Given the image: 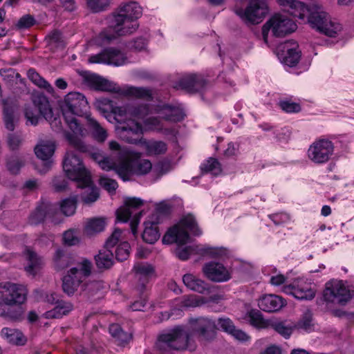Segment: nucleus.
Returning <instances> with one entry per match:
<instances>
[{
    "label": "nucleus",
    "mask_w": 354,
    "mask_h": 354,
    "mask_svg": "<svg viewBox=\"0 0 354 354\" xmlns=\"http://www.w3.org/2000/svg\"><path fill=\"white\" fill-rule=\"evenodd\" d=\"M187 231L194 236H199L202 234L194 217L191 214L184 216L176 225L171 227L164 235L162 242L166 244L176 243L178 245H183L189 240V236ZM192 253L202 255L209 254L212 257L221 254L220 250L209 246H189L185 248L178 246L175 250L176 257L183 261L187 260Z\"/></svg>",
    "instance_id": "1"
},
{
    "label": "nucleus",
    "mask_w": 354,
    "mask_h": 354,
    "mask_svg": "<svg viewBox=\"0 0 354 354\" xmlns=\"http://www.w3.org/2000/svg\"><path fill=\"white\" fill-rule=\"evenodd\" d=\"M84 80L88 84L95 90L113 92L126 97L145 101H150L153 99V91L149 88L129 85L120 87L115 82L95 74H86L84 76Z\"/></svg>",
    "instance_id": "2"
},
{
    "label": "nucleus",
    "mask_w": 354,
    "mask_h": 354,
    "mask_svg": "<svg viewBox=\"0 0 354 354\" xmlns=\"http://www.w3.org/2000/svg\"><path fill=\"white\" fill-rule=\"evenodd\" d=\"M106 20L107 28L98 35L102 44L110 43L119 37L130 35L134 33L139 26L137 21L127 19L125 17L115 12L110 14Z\"/></svg>",
    "instance_id": "3"
},
{
    "label": "nucleus",
    "mask_w": 354,
    "mask_h": 354,
    "mask_svg": "<svg viewBox=\"0 0 354 354\" xmlns=\"http://www.w3.org/2000/svg\"><path fill=\"white\" fill-rule=\"evenodd\" d=\"M109 149L111 151V156L105 157L99 165L100 167L104 171L114 170L124 181L129 180L131 165L126 159L130 153L126 151V148H122L118 142L113 140L109 142Z\"/></svg>",
    "instance_id": "4"
},
{
    "label": "nucleus",
    "mask_w": 354,
    "mask_h": 354,
    "mask_svg": "<svg viewBox=\"0 0 354 354\" xmlns=\"http://www.w3.org/2000/svg\"><path fill=\"white\" fill-rule=\"evenodd\" d=\"M308 21L312 28L331 37L337 36L342 30V25L332 19L318 3H312L310 6Z\"/></svg>",
    "instance_id": "5"
},
{
    "label": "nucleus",
    "mask_w": 354,
    "mask_h": 354,
    "mask_svg": "<svg viewBox=\"0 0 354 354\" xmlns=\"http://www.w3.org/2000/svg\"><path fill=\"white\" fill-rule=\"evenodd\" d=\"M158 346L160 348L168 347L176 351H194L196 344L192 337L190 329L178 326L159 336Z\"/></svg>",
    "instance_id": "6"
},
{
    "label": "nucleus",
    "mask_w": 354,
    "mask_h": 354,
    "mask_svg": "<svg viewBox=\"0 0 354 354\" xmlns=\"http://www.w3.org/2000/svg\"><path fill=\"white\" fill-rule=\"evenodd\" d=\"M66 176L77 182V187H86L91 183V175L81 158L73 152H67L63 162Z\"/></svg>",
    "instance_id": "7"
},
{
    "label": "nucleus",
    "mask_w": 354,
    "mask_h": 354,
    "mask_svg": "<svg viewBox=\"0 0 354 354\" xmlns=\"http://www.w3.org/2000/svg\"><path fill=\"white\" fill-rule=\"evenodd\" d=\"M92 264L84 259L77 267L71 268L62 279L63 291L68 296L73 295L80 283L90 275Z\"/></svg>",
    "instance_id": "8"
},
{
    "label": "nucleus",
    "mask_w": 354,
    "mask_h": 354,
    "mask_svg": "<svg viewBox=\"0 0 354 354\" xmlns=\"http://www.w3.org/2000/svg\"><path fill=\"white\" fill-rule=\"evenodd\" d=\"M103 116L111 123L121 124L122 131L135 135L142 133V124L137 120L142 112H102Z\"/></svg>",
    "instance_id": "9"
},
{
    "label": "nucleus",
    "mask_w": 354,
    "mask_h": 354,
    "mask_svg": "<svg viewBox=\"0 0 354 354\" xmlns=\"http://www.w3.org/2000/svg\"><path fill=\"white\" fill-rule=\"evenodd\" d=\"M143 204L144 201L139 198H128L125 200L124 205L116 211V221L118 222L127 223L132 217L131 229L134 236L136 235L137 227L142 213L140 208Z\"/></svg>",
    "instance_id": "10"
},
{
    "label": "nucleus",
    "mask_w": 354,
    "mask_h": 354,
    "mask_svg": "<svg viewBox=\"0 0 354 354\" xmlns=\"http://www.w3.org/2000/svg\"><path fill=\"white\" fill-rule=\"evenodd\" d=\"M234 12L248 25L260 24L268 12V7L265 0H251L245 9L236 7Z\"/></svg>",
    "instance_id": "11"
},
{
    "label": "nucleus",
    "mask_w": 354,
    "mask_h": 354,
    "mask_svg": "<svg viewBox=\"0 0 354 354\" xmlns=\"http://www.w3.org/2000/svg\"><path fill=\"white\" fill-rule=\"evenodd\" d=\"M296 29L297 25L292 20L281 15H275L262 28L263 40L266 43L268 42V35L270 30L274 36L281 37L294 32Z\"/></svg>",
    "instance_id": "12"
},
{
    "label": "nucleus",
    "mask_w": 354,
    "mask_h": 354,
    "mask_svg": "<svg viewBox=\"0 0 354 354\" xmlns=\"http://www.w3.org/2000/svg\"><path fill=\"white\" fill-rule=\"evenodd\" d=\"M192 337H196L198 342L205 344L212 342L216 335V326L214 321L207 317H199L189 322Z\"/></svg>",
    "instance_id": "13"
},
{
    "label": "nucleus",
    "mask_w": 354,
    "mask_h": 354,
    "mask_svg": "<svg viewBox=\"0 0 354 354\" xmlns=\"http://www.w3.org/2000/svg\"><path fill=\"white\" fill-rule=\"evenodd\" d=\"M62 113L66 123L72 131V133H65L66 139L76 150L81 152H86L88 150V147L84 144L81 138L84 136V129L82 128L80 122L75 118V112Z\"/></svg>",
    "instance_id": "14"
},
{
    "label": "nucleus",
    "mask_w": 354,
    "mask_h": 354,
    "mask_svg": "<svg viewBox=\"0 0 354 354\" xmlns=\"http://www.w3.org/2000/svg\"><path fill=\"white\" fill-rule=\"evenodd\" d=\"M28 290L24 285L11 282L0 283V297L6 307L20 305L26 300Z\"/></svg>",
    "instance_id": "15"
},
{
    "label": "nucleus",
    "mask_w": 354,
    "mask_h": 354,
    "mask_svg": "<svg viewBox=\"0 0 354 354\" xmlns=\"http://www.w3.org/2000/svg\"><path fill=\"white\" fill-rule=\"evenodd\" d=\"M334 149V144L332 141L328 139H319L310 145L308 157L315 164H324L333 155Z\"/></svg>",
    "instance_id": "16"
},
{
    "label": "nucleus",
    "mask_w": 354,
    "mask_h": 354,
    "mask_svg": "<svg viewBox=\"0 0 354 354\" xmlns=\"http://www.w3.org/2000/svg\"><path fill=\"white\" fill-rule=\"evenodd\" d=\"M88 62L120 66L128 63V58L120 49L109 47L97 54L91 55Z\"/></svg>",
    "instance_id": "17"
},
{
    "label": "nucleus",
    "mask_w": 354,
    "mask_h": 354,
    "mask_svg": "<svg viewBox=\"0 0 354 354\" xmlns=\"http://www.w3.org/2000/svg\"><path fill=\"white\" fill-rule=\"evenodd\" d=\"M324 299L327 302L345 304L351 298V295L341 281L333 280L326 284Z\"/></svg>",
    "instance_id": "18"
},
{
    "label": "nucleus",
    "mask_w": 354,
    "mask_h": 354,
    "mask_svg": "<svg viewBox=\"0 0 354 354\" xmlns=\"http://www.w3.org/2000/svg\"><path fill=\"white\" fill-rule=\"evenodd\" d=\"M203 272L209 280L216 283L226 282L232 278V271L223 264L215 261L205 263Z\"/></svg>",
    "instance_id": "19"
},
{
    "label": "nucleus",
    "mask_w": 354,
    "mask_h": 354,
    "mask_svg": "<svg viewBox=\"0 0 354 354\" xmlns=\"http://www.w3.org/2000/svg\"><path fill=\"white\" fill-rule=\"evenodd\" d=\"M27 125L35 126L44 120L48 121L55 131L62 129L60 112H24Z\"/></svg>",
    "instance_id": "20"
},
{
    "label": "nucleus",
    "mask_w": 354,
    "mask_h": 354,
    "mask_svg": "<svg viewBox=\"0 0 354 354\" xmlns=\"http://www.w3.org/2000/svg\"><path fill=\"white\" fill-rule=\"evenodd\" d=\"M283 292L300 300H311L315 296V292L311 288V284L303 279H297L292 283L284 286Z\"/></svg>",
    "instance_id": "21"
},
{
    "label": "nucleus",
    "mask_w": 354,
    "mask_h": 354,
    "mask_svg": "<svg viewBox=\"0 0 354 354\" xmlns=\"http://www.w3.org/2000/svg\"><path fill=\"white\" fill-rule=\"evenodd\" d=\"M207 85V82L202 75L191 74L181 77L176 83L175 88L195 93L205 91Z\"/></svg>",
    "instance_id": "22"
},
{
    "label": "nucleus",
    "mask_w": 354,
    "mask_h": 354,
    "mask_svg": "<svg viewBox=\"0 0 354 354\" xmlns=\"http://www.w3.org/2000/svg\"><path fill=\"white\" fill-rule=\"evenodd\" d=\"M133 271L135 288L139 292H142L153 274V268L147 263H138L134 265Z\"/></svg>",
    "instance_id": "23"
},
{
    "label": "nucleus",
    "mask_w": 354,
    "mask_h": 354,
    "mask_svg": "<svg viewBox=\"0 0 354 354\" xmlns=\"http://www.w3.org/2000/svg\"><path fill=\"white\" fill-rule=\"evenodd\" d=\"M126 151L130 153V155L126 159L127 162L131 165L129 178L132 174L145 175L151 170L152 164L149 160H138L141 156L140 153L128 149H126Z\"/></svg>",
    "instance_id": "24"
},
{
    "label": "nucleus",
    "mask_w": 354,
    "mask_h": 354,
    "mask_svg": "<svg viewBox=\"0 0 354 354\" xmlns=\"http://www.w3.org/2000/svg\"><path fill=\"white\" fill-rule=\"evenodd\" d=\"M127 142L129 143L140 144L145 149L147 156H158L164 154L167 150V145L163 141H157L154 140H147L142 138H125Z\"/></svg>",
    "instance_id": "25"
},
{
    "label": "nucleus",
    "mask_w": 354,
    "mask_h": 354,
    "mask_svg": "<svg viewBox=\"0 0 354 354\" xmlns=\"http://www.w3.org/2000/svg\"><path fill=\"white\" fill-rule=\"evenodd\" d=\"M55 144L52 140H42L35 147V153L37 157L44 162V169L43 172L47 171L53 161L51 158L55 152Z\"/></svg>",
    "instance_id": "26"
},
{
    "label": "nucleus",
    "mask_w": 354,
    "mask_h": 354,
    "mask_svg": "<svg viewBox=\"0 0 354 354\" xmlns=\"http://www.w3.org/2000/svg\"><path fill=\"white\" fill-rule=\"evenodd\" d=\"M298 45L292 41H287L278 46L281 52L283 63L288 66H295L300 59V52L297 50Z\"/></svg>",
    "instance_id": "27"
},
{
    "label": "nucleus",
    "mask_w": 354,
    "mask_h": 354,
    "mask_svg": "<svg viewBox=\"0 0 354 354\" xmlns=\"http://www.w3.org/2000/svg\"><path fill=\"white\" fill-rule=\"evenodd\" d=\"M63 109L68 111H84L89 109L86 97L79 92H71L65 95Z\"/></svg>",
    "instance_id": "28"
},
{
    "label": "nucleus",
    "mask_w": 354,
    "mask_h": 354,
    "mask_svg": "<svg viewBox=\"0 0 354 354\" xmlns=\"http://www.w3.org/2000/svg\"><path fill=\"white\" fill-rule=\"evenodd\" d=\"M277 3L286 12L300 19H303L306 13L309 12V8L298 0H277Z\"/></svg>",
    "instance_id": "29"
},
{
    "label": "nucleus",
    "mask_w": 354,
    "mask_h": 354,
    "mask_svg": "<svg viewBox=\"0 0 354 354\" xmlns=\"http://www.w3.org/2000/svg\"><path fill=\"white\" fill-rule=\"evenodd\" d=\"M285 305L282 297L275 295H266L259 299L258 306L263 311L271 313L279 310Z\"/></svg>",
    "instance_id": "30"
},
{
    "label": "nucleus",
    "mask_w": 354,
    "mask_h": 354,
    "mask_svg": "<svg viewBox=\"0 0 354 354\" xmlns=\"http://www.w3.org/2000/svg\"><path fill=\"white\" fill-rule=\"evenodd\" d=\"M24 254L27 261L24 267L25 271L28 275L35 277L41 268L42 259L30 248H26Z\"/></svg>",
    "instance_id": "31"
},
{
    "label": "nucleus",
    "mask_w": 354,
    "mask_h": 354,
    "mask_svg": "<svg viewBox=\"0 0 354 354\" xmlns=\"http://www.w3.org/2000/svg\"><path fill=\"white\" fill-rule=\"evenodd\" d=\"M114 12L131 21H137L142 15V9L136 2L122 3Z\"/></svg>",
    "instance_id": "32"
},
{
    "label": "nucleus",
    "mask_w": 354,
    "mask_h": 354,
    "mask_svg": "<svg viewBox=\"0 0 354 354\" xmlns=\"http://www.w3.org/2000/svg\"><path fill=\"white\" fill-rule=\"evenodd\" d=\"M183 281L187 288L201 294L209 292V286L192 274H185Z\"/></svg>",
    "instance_id": "33"
},
{
    "label": "nucleus",
    "mask_w": 354,
    "mask_h": 354,
    "mask_svg": "<svg viewBox=\"0 0 354 354\" xmlns=\"http://www.w3.org/2000/svg\"><path fill=\"white\" fill-rule=\"evenodd\" d=\"M73 308L71 303L61 300L54 308L46 311L44 315L47 319H59L68 315Z\"/></svg>",
    "instance_id": "34"
},
{
    "label": "nucleus",
    "mask_w": 354,
    "mask_h": 354,
    "mask_svg": "<svg viewBox=\"0 0 354 354\" xmlns=\"http://www.w3.org/2000/svg\"><path fill=\"white\" fill-rule=\"evenodd\" d=\"M29 80L37 87L45 90L48 94L54 96L55 91L53 86L47 82L44 77L35 71V69L30 68L27 73Z\"/></svg>",
    "instance_id": "35"
},
{
    "label": "nucleus",
    "mask_w": 354,
    "mask_h": 354,
    "mask_svg": "<svg viewBox=\"0 0 354 354\" xmlns=\"http://www.w3.org/2000/svg\"><path fill=\"white\" fill-rule=\"evenodd\" d=\"M1 335L12 344L24 345L26 342L23 333L15 328H3L1 330Z\"/></svg>",
    "instance_id": "36"
},
{
    "label": "nucleus",
    "mask_w": 354,
    "mask_h": 354,
    "mask_svg": "<svg viewBox=\"0 0 354 354\" xmlns=\"http://www.w3.org/2000/svg\"><path fill=\"white\" fill-rule=\"evenodd\" d=\"M96 265L100 269H109L113 264V258L112 252L105 248L99 252L98 254L95 257Z\"/></svg>",
    "instance_id": "37"
},
{
    "label": "nucleus",
    "mask_w": 354,
    "mask_h": 354,
    "mask_svg": "<svg viewBox=\"0 0 354 354\" xmlns=\"http://www.w3.org/2000/svg\"><path fill=\"white\" fill-rule=\"evenodd\" d=\"M88 127L91 129L93 137L99 142H103L107 138L106 131L100 124L89 115L86 117Z\"/></svg>",
    "instance_id": "38"
},
{
    "label": "nucleus",
    "mask_w": 354,
    "mask_h": 354,
    "mask_svg": "<svg viewBox=\"0 0 354 354\" xmlns=\"http://www.w3.org/2000/svg\"><path fill=\"white\" fill-rule=\"evenodd\" d=\"M52 209L51 206L47 205L39 206L30 216V223L32 225H37L43 222L46 216H50V214Z\"/></svg>",
    "instance_id": "39"
},
{
    "label": "nucleus",
    "mask_w": 354,
    "mask_h": 354,
    "mask_svg": "<svg viewBox=\"0 0 354 354\" xmlns=\"http://www.w3.org/2000/svg\"><path fill=\"white\" fill-rule=\"evenodd\" d=\"M145 228L142 234V239L146 243L153 244L158 240L160 234L155 223H145Z\"/></svg>",
    "instance_id": "40"
},
{
    "label": "nucleus",
    "mask_w": 354,
    "mask_h": 354,
    "mask_svg": "<svg viewBox=\"0 0 354 354\" xmlns=\"http://www.w3.org/2000/svg\"><path fill=\"white\" fill-rule=\"evenodd\" d=\"M53 261L55 269L62 270L69 266L71 263V257L62 250L57 249L55 251Z\"/></svg>",
    "instance_id": "41"
},
{
    "label": "nucleus",
    "mask_w": 354,
    "mask_h": 354,
    "mask_svg": "<svg viewBox=\"0 0 354 354\" xmlns=\"http://www.w3.org/2000/svg\"><path fill=\"white\" fill-rule=\"evenodd\" d=\"M105 225L106 221L104 218H93L87 222L84 230L87 234L92 235L103 231Z\"/></svg>",
    "instance_id": "42"
},
{
    "label": "nucleus",
    "mask_w": 354,
    "mask_h": 354,
    "mask_svg": "<svg viewBox=\"0 0 354 354\" xmlns=\"http://www.w3.org/2000/svg\"><path fill=\"white\" fill-rule=\"evenodd\" d=\"M23 314L22 308L20 306L16 308L6 307L3 301H0V316H3L11 320H18Z\"/></svg>",
    "instance_id": "43"
},
{
    "label": "nucleus",
    "mask_w": 354,
    "mask_h": 354,
    "mask_svg": "<svg viewBox=\"0 0 354 354\" xmlns=\"http://www.w3.org/2000/svg\"><path fill=\"white\" fill-rule=\"evenodd\" d=\"M201 169L203 173H210L214 176H217L221 172V164L214 158H209L204 162L201 165Z\"/></svg>",
    "instance_id": "44"
},
{
    "label": "nucleus",
    "mask_w": 354,
    "mask_h": 354,
    "mask_svg": "<svg viewBox=\"0 0 354 354\" xmlns=\"http://www.w3.org/2000/svg\"><path fill=\"white\" fill-rule=\"evenodd\" d=\"M249 322L252 326L257 328H269L270 323V321L264 319L259 311H251L249 313Z\"/></svg>",
    "instance_id": "45"
},
{
    "label": "nucleus",
    "mask_w": 354,
    "mask_h": 354,
    "mask_svg": "<svg viewBox=\"0 0 354 354\" xmlns=\"http://www.w3.org/2000/svg\"><path fill=\"white\" fill-rule=\"evenodd\" d=\"M270 327L286 339L290 337L293 330V328L286 325L284 322H270Z\"/></svg>",
    "instance_id": "46"
},
{
    "label": "nucleus",
    "mask_w": 354,
    "mask_h": 354,
    "mask_svg": "<svg viewBox=\"0 0 354 354\" xmlns=\"http://www.w3.org/2000/svg\"><path fill=\"white\" fill-rule=\"evenodd\" d=\"M77 207V196L66 198L60 204V209L62 213L67 216H71L75 212Z\"/></svg>",
    "instance_id": "47"
},
{
    "label": "nucleus",
    "mask_w": 354,
    "mask_h": 354,
    "mask_svg": "<svg viewBox=\"0 0 354 354\" xmlns=\"http://www.w3.org/2000/svg\"><path fill=\"white\" fill-rule=\"evenodd\" d=\"M46 39L48 45L52 48H63L64 46V40L59 31L54 30L47 36Z\"/></svg>",
    "instance_id": "48"
},
{
    "label": "nucleus",
    "mask_w": 354,
    "mask_h": 354,
    "mask_svg": "<svg viewBox=\"0 0 354 354\" xmlns=\"http://www.w3.org/2000/svg\"><path fill=\"white\" fill-rule=\"evenodd\" d=\"M88 8L93 12L106 10L111 4V0H86Z\"/></svg>",
    "instance_id": "49"
},
{
    "label": "nucleus",
    "mask_w": 354,
    "mask_h": 354,
    "mask_svg": "<svg viewBox=\"0 0 354 354\" xmlns=\"http://www.w3.org/2000/svg\"><path fill=\"white\" fill-rule=\"evenodd\" d=\"M3 119L5 127L9 131H13L19 122L17 112H3Z\"/></svg>",
    "instance_id": "50"
},
{
    "label": "nucleus",
    "mask_w": 354,
    "mask_h": 354,
    "mask_svg": "<svg viewBox=\"0 0 354 354\" xmlns=\"http://www.w3.org/2000/svg\"><path fill=\"white\" fill-rule=\"evenodd\" d=\"M95 107L98 111H117L113 101L106 97L96 99Z\"/></svg>",
    "instance_id": "51"
},
{
    "label": "nucleus",
    "mask_w": 354,
    "mask_h": 354,
    "mask_svg": "<svg viewBox=\"0 0 354 354\" xmlns=\"http://www.w3.org/2000/svg\"><path fill=\"white\" fill-rule=\"evenodd\" d=\"M91 185L92 181L91 180L89 185L86 187H80V188H88V191H89V193H88L86 195L84 194L82 196V201L86 204L92 203L96 201L99 197L98 189L96 187H92Z\"/></svg>",
    "instance_id": "52"
},
{
    "label": "nucleus",
    "mask_w": 354,
    "mask_h": 354,
    "mask_svg": "<svg viewBox=\"0 0 354 354\" xmlns=\"http://www.w3.org/2000/svg\"><path fill=\"white\" fill-rule=\"evenodd\" d=\"M130 245L128 242L121 243L116 248L115 258L118 261H122L126 260L129 255Z\"/></svg>",
    "instance_id": "53"
},
{
    "label": "nucleus",
    "mask_w": 354,
    "mask_h": 354,
    "mask_svg": "<svg viewBox=\"0 0 354 354\" xmlns=\"http://www.w3.org/2000/svg\"><path fill=\"white\" fill-rule=\"evenodd\" d=\"M63 241L64 244L71 246L77 245L79 243L80 239L75 230H69L64 233Z\"/></svg>",
    "instance_id": "54"
},
{
    "label": "nucleus",
    "mask_w": 354,
    "mask_h": 354,
    "mask_svg": "<svg viewBox=\"0 0 354 354\" xmlns=\"http://www.w3.org/2000/svg\"><path fill=\"white\" fill-rule=\"evenodd\" d=\"M99 183L109 192H115L118 187L116 180L107 178L105 176H100Z\"/></svg>",
    "instance_id": "55"
},
{
    "label": "nucleus",
    "mask_w": 354,
    "mask_h": 354,
    "mask_svg": "<svg viewBox=\"0 0 354 354\" xmlns=\"http://www.w3.org/2000/svg\"><path fill=\"white\" fill-rule=\"evenodd\" d=\"M0 75L2 77L3 80L7 82H14L15 80L21 77L19 73L11 68L1 69Z\"/></svg>",
    "instance_id": "56"
},
{
    "label": "nucleus",
    "mask_w": 354,
    "mask_h": 354,
    "mask_svg": "<svg viewBox=\"0 0 354 354\" xmlns=\"http://www.w3.org/2000/svg\"><path fill=\"white\" fill-rule=\"evenodd\" d=\"M24 165V162L17 157H12L7 162L8 169L12 174H17Z\"/></svg>",
    "instance_id": "57"
},
{
    "label": "nucleus",
    "mask_w": 354,
    "mask_h": 354,
    "mask_svg": "<svg viewBox=\"0 0 354 354\" xmlns=\"http://www.w3.org/2000/svg\"><path fill=\"white\" fill-rule=\"evenodd\" d=\"M181 307L191 308L196 307L201 304L200 301L196 295L184 296L180 299Z\"/></svg>",
    "instance_id": "58"
},
{
    "label": "nucleus",
    "mask_w": 354,
    "mask_h": 354,
    "mask_svg": "<svg viewBox=\"0 0 354 354\" xmlns=\"http://www.w3.org/2000/svg\"><path fill=\"white\" fill-rule=\"evenodd\" d=\"M313 326L312 314L309 311L304 313L303 317L297 324V327L299 328L304 329L306 331L311 330Z\"/></svg>",
    "instance_id": "59"
},
{
    "label": "nucleus",
    "mask_w": 354,
    "mask_h": 354,
    "mask_svg": "<svg viewBox=\"0 0 354 354\" xmlns=\"http://www.w3.org/2000/svg\"><path fill=\"white\" fill-rule=\"evenodd\" d=\"M279 104L283 111H299L301 109L299 104L293 102L291 99L280 100Z\"/></svg>",
    "instance_id": "60"
},
{
    "label": "nucleus",
    "mask_w": 354,
    "mask_h": 354,
    "mask_svg": "<svg viewBox=\"0 0 354 354\" xmlns=\"http://www.w3.org/2000/svg\"><path fill=\"white\" fill-rule=\"evenodd\" d=\"M33 103L38 108V111H51L49 108V102L44 95L36 96Z\"/></svg>",
    "instance_id": "61"
},
{
    "label": "nucleus",
    "mask_w": 354,
    "mask_h": 354,
    "mask_svg": "<svg viewBox=\"0 0 354 354\" xmlns=\"http://www.w3.org/2000/svg\"><path fill=\"white\" fill-rule=\"evenodd\" d=\"M122 231L115 228L105 243V248L110 249L114 247L121 238Z\"/></svg>",
    "instance_id": "62"
},
{
    "label": "nucleus",
    "mask_w": 354,
    "mask_h": 354,
    "mask_svg": "<svg viewBox=\"0 0 354 354\" xmlns=\"http://www.w3.org/2000/svg\"><path fill=\"white\" fill-rule=\"evenodd\" d=\"M218 324L221 328L229 334H230L235 328L232 321L229 318L218 319Z\"/></svg>",
    "instance_id": "63"
},
{
    "label": "nucleus",
    "mask_w": 354,
    "mask_h": 354,
    "mask_svg": "<svg viewBox=\"0 0 354 354\" xmlns=\"http://www.w3.org/2000/svg\"><path fill=\"white\" fill-rule=\"evenodd\" d=\"M35 20L33 17L26 15L20 18L17 22V27L19 28H28L33 26Z\"/></svg>",
    "instance_id": "64"
}]
</instances>
